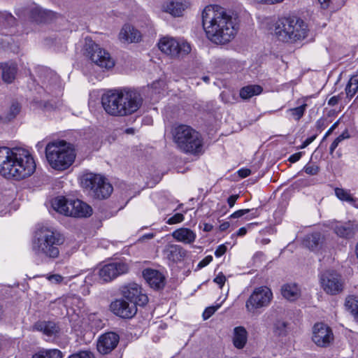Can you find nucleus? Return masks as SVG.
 Returning <instances> with one entry per match:
<instances>
[{
	"mask_svg": "<svg viewBox=\"0 0 358 358\" xmlns=\"http://www.w3.org/2000/svg\"><path fill=\"white\" fill-rule=\"evenodd\" d=\"M202 24L207 38L218 45L230 42L238 30L237 15L218 5H209L203 9Z\"/></svg>",
	"mask_w": 358,
	"mask_h": 358,
	"instance_id": "obj_1",
	"label": "nucleus"
},
{
	"mask_svg": "<svg viewBox=\"0 0 358 358\" xmlns=\"http://www.w3.org/2000/svg\"><path fill=\"white\" fill-rule=\"evenodd\" d=\"M35 170V161L27 150L0 147V174L4 178L21 180L31 176Z\"/></svg>",
	"mask_w": 358,
	"mask_h": 358,
	"instance_id": "obj_2",
	"label": "nucleus"
},
{
	"mask_svg": "<svg viewBox=\"0 0 358 358\" xmlns=\"http://www.w3.org/2000/svg\"><path fill=\"white\" fill-rule=\"evenodd\" d=\"M143 98L134 89L110 90L101 96L106 113L111 116L124 117L136 112L143 103Z\"/></svg>",
	"mask_w": 358,
	"mask_h": 358,
	"instance_id": "obj_3",
	"label": "nucleus"
},
{
	"mask_svg": "<svg viewBox=\"0 0 358 358\" xmlns=\"http://www.w3.org/2000/svg\"><path fill=\"white\" fill-rule=\"evenodd\" d=\"M64 236L57 231L42 227L35 232L31 249L34 256L43 262L52 261L59 255Z\"/></svg>",
	"mask_w": 358,
	"mask_h": 358,
	"instance_id": "obj_4",
	"label": "nucleus"
},
{
	"mask_svg": "<svg viewBox=\"0 0 358 358\" xmlns=\"http://www.w3.org/2000/svg\"><path fill=\"white\" fill-rule=\"evenodd\" d=\"M45 156L52 169L64 171L73 164L76 153L72 144L58 141L50 142L46 145Z\"/></svg>",
	"mask_w": 358,
	"mask_h": 358,
	"instance_id": "obj_5",
	"label": "nucleus"
},
{
	"mask_svg": "<svg viewBox=\"0 0 358 358\" xmlns=\"http://www.w3.org/2000/svg\"><path fill=\"white\" fill-rule=\"evenodd\" d=\"M308 26L296 17H282L275 27V34L279 41L294 43L307 36Z\"/></svg>",
	"mask_w": 358,
	"mask_h": 358,
	"instance_id": "obj_6",
	"label": "nucleus"
},
{
	"mask_svg": "<svg viewBox=\"0 0 358 358\" xmlns=\"http://www.w3.org/2000/svg\"><path fill=\"white\" fill-rule=\"evenodd\" d=\"M173 141L185 153L197 154L201 151L203 142L198 131L189 126L181 124L175 128Z\"/></svg>",
	"mask_w": 358,
	"mask_h": 358,
	"instance_id": "obj_7",
	"label": "nucleus"
},
{
	"mask_svg": "<svg viewBox=\"0 0 358 358\" xmlns=\"http://www.w3.org/2000/svg\"><path fill=\"white\" fill-rule=\"evenodd\" d=\"M52 207L61 214L74 217H87L92 214V207L79 199L68 200L59 196L53 201Z\"/></svg>",
	"mask_w": 358,
	"mask_h": 358,
	"instance_id": "obj_8",
	"label": "nucleus"
},
{
	"mask_svg": "<svg viewBox=\"0 0 358 358\" xmlns=\"http://www.w3.org/2000/svg\"><path fill=\"white\" fill-rule=\"evenodd\" d=\"M82 185L86 188L93 191L94 196L98 199H106L113 192L112 185L106 181L100 175L88 173L83 176Z\"/></svg>",
	"mask_w": 358,
	"mask_h": 358,
	"instance_id": "obj_9",
	"label": "nucleus"
},
{
	"mask_svg": "<svg viewBox=\"0 0 358 358\" xmlns=\"http://www.w3.org/2000/svg\"><path fill=\"white\" fill-rule=\"evenodd\" d=\"M320 284L323 291L331 296L340 294L345 287L342 276L335 271L328 270L320 273Z\"/></svg>",
	"mask_w": 358,
	"mask_h": 358,
	"instance_id": "obj_10",
	"label": "nucleus"
},
{
	"mask_svg": "<svg viewBox=\"0 0 358 358\" xmlns=\"http://www.w3.org/2000/svg\"><path fill=\"white\" fill-rule=\"evenodd\" d=\"M273 297L271 289L262 286L255 288L245 302V308L248 312L255 313L259 308L268 306Z\"/></svg>",
	"mask_w": 358,
	"mask_h": 358,
	"instance_id": "obj_11",
	"label": "nucleus"
},
{
	"mask_svg": "<svg viewBox=\"0 0 358 358\" xmlns=\"http://www.w3.org/2000/svg\"><path fill=\"white\" fill-rule=\"evenodd\" d=\"M158 46L162 52L173 57H184L191 52L189 43L185 41L179 42L173 38H163Z\"/></svg>",
	"mask_w": 358,
	"mask_h": 358,
	"instance_id": "obj_12",
	"label": "nucleus"
},
{
	"mask_svg": "<svg viewBox=\"0 0 358 358\" xmlns=\"http://www.w3.org/2000/svg\"><path fill=\"white\" fill-rule=\"evenodd\" d=\"M86 52L91 61L101 68L110 69L115 65L110 54L92 41L87 44Z\"/></svg>",
	"mask_w": 358,
	"mask_h": 358,
	"instance_id": "obj_13",
	"label": "nucleus"
},
{
	"mask_svg": "<svg viewBox=\"0 0 358 358\" xmlns=\"http://www.w3.org/2000/svg\"><path fill=\"white\" fill-rule=\"evenodd\" d=\"M129 266L122 262H112L103 266L98 272L99 280L102 282H108L117 276L127 273Z\"/></svg>",
	"mask_w": 358,
	"mask_h": 358,
	"instance_id": "obj_14",
	"label": "nucleus"
},
{
	"mask_svg": "<svg viewBox=\"0 0 358 358\" xmlns=\"http://www.w3.org/2000/svg\"><path fill=\"white\" fill-rule=\"evenodd\" d=\"M124 299L134 303L136 306H144L148 301L147 295L142 294L141 287L136 283H129L123 286L121 289Z\"/></svg>",
	"mask_w": 358,
	"mask_h": 358,
	"instance_id": "obj_15",
	"label": "nucleus"
},
{
	"mask_svg": "<svg viewBox=\"0 0 358 358\" xmlns=\"http://www.w3.org/2000/svg\"><path fill=\"white\" fill-rule=\"evenodd\" d=\"M334 340L331 329L323 323H317L313 327V342L320 347H327Z\"/></svg>",
	"mask_w": 358,
	"mask_h": 358,
	"instance_id": "obj_16",
	"label": "nucleus"
},
{
	"mask_svg": "<svg viewBox=\"0 0 358 358\" xmlns=\"http://www.w3.org/2000/svg\"><path fill=\"white\" fill-rule=\"evenodd\" d=\"M113 313L122 318H131L137 312V308L134 303L122 299H117L110 304Z\"/></svg>",
	"mask_w": 358,
	"mask_h": 358,
	"instance_id": "obj_17",
	"label": "nucleus"
},
{
	"mask_svg": "<svg viewBox=\"0 0 358 358\" xmlns=\"http://www.w3.org/2000/svg\"><path fill=\"white\" fill-rule=\"evenodd\" d=\"M120 336L115 332H107L102 334L97 342V350L102 355L111 352L117 345Z\"/></svg>",
	"mask_w": 358,
	"mask_h": 358,
	"instance_id": "obj_18",
	"label": "nucleus"
},
{
	"mask_svg": "<svg viewBox=\"0 0 358 358\" xmlns=\"http://www.w3.org/2000/svg\"><path fill=\"white\" fill-rule=\"evenodd\" d=\"M143 275L150 287L155 289L164 288L165 285V277L159 271L146 268L143 271Z\"/></svg>",
	"mask_w": 358,
	"mask_h": 358,
	"instance_id": "obj_19",
	"label": "nucleus"
},
{
	"mask_svg": "<svg viewBox=\"0 0 358 358\" xmlns=\"http://www.w3.org/2000/svg\"><path fill=\"white\" fill-rule=\"evenodd\" d=\"M334 232L340 238L350 239L355 237L357 232V226L351 222H336L332 224Z\"/></svg>",
	"mask_w": 358,
	"mask_h": 358,
	"instance_id": "obj_20",
	"label": "nucleus"
},
{
	"mask_svg": "<svg viewBox=\"0 0 358 358\" xmlns=\"http://www.w3.org/2000/svg\"><path fill=\"white\" fill-rule=\"evenodd\" d=\"M164 254L169 261L176 263L182 261L187 255V251L179 245L169 244L166 245Z\"/></svg>",
	"mask_w": 358,
	"mask_h": 358,
	"instance_id": "obj_21",
	"label": "nucleus"
},
{
	"mask_svg": "<svg viewBox=\"0 0 358 358\" xmlns=\"http://www.w3.org/2000/svg\"><path fill=\"white\" fill-rule=\"evenodd\" d=\"M42 87L48 93L60 91L59 77L52 71H47L42 78Z\"/></svg>",
	"mask_w": 358,
	"mask_h": 358,
	"instance_id": "obj_22",
	"label": "nucleus"
},
{
	"mask_svg": "<svg viewBox=\"0 0 358 358\" xmlns=\"http://www.w3.org/2000/svg\"><path fill=\"white\" fill-rule=\"evenodd\" d=\"M171 235L175 240L185 244L193 243L196 238V234L192 229L185 227L175 230Z\"/></svg>",
	"mask_w": 358,
	"mask_h": 358,
	"instance_id": "obj_23",
	"label": "nucleus"
},
{
	"mask_svg": "<svg viewBox=\"0 0 358 358\" xmlns=\"http://www.w3.org/2000/svg\"><path fill=\"white\" fill-rule=\"evenodd\" d=\"M324 242V236L320 232L308 234L303 239V245L310 250L316 251L322 248Z\"/></svg>",
	"mask_w": 358,
	"mask_h": 358,
	"instance_id": "obj_24",
	"label": "nucleus"
},
{
	"mask_svg": "<svg viewBox=\"0 0 358 358\" xmlns=\"http://www.w3.org/2000/svg\"><path fill=\"white\" fill-rule=\"evenodd\" d=\"M0 70L1 71V77L4 83L10 84L14 81L17 71V66L15 63H0Z\"/></svg>",
	"mask_w": 358,
	"mask_h": 358,
	"instance_id": "obj_25",
	"label": "nucleus"
},
{
	"mask_svg": "<svg viewBox=\"0 0 358 358\" xmlns=\"http://www.w3.org/2000/svg\"><path fill=\"white\" fill-rule=\"evenodd\" d=\"M141 37L140 32L129 24H125L120 33V38L128 43L138 42Z\"/></svg>",
	"mask_w": 358,
	"mask_h": 358,
	"instance_id": "obj_26",
	"label": "nucleus"
},
{
	"mask_svg": "<svg viewBox=\"0 0 358 358\" xmlns=\"http://www.w3.org/2000/svg\"><path fill=\"white\" fill-rule=\"evenodd\" d=\"M248 340V332L245 327H237L234 329L233 343L238 349H243Z\"/></svg>",
	"mask_w": 358,
	"mask_h": 358,
	"instance_id": "obj_27",
	"label": "nucleus"
},
{
	"mask_svg": "<svg viewBox=\"0 0 358 358\" xmlns=\"http://www.w3.org/2000/svg\"><path fill=\"white\" fill-rule=\"evenodd\" d=\"M54 16L50 10H43L38 7H34L30 10L31 18L37 22H47Z\"/></svg>",
	"mask_w": 358,
	"mask_h": 358,
	"instance_id": "obj_28",
	"label": "nucleus"
},
{
	"mask_svg": "<svg viewBox=\"0 0 358 358\" xmlns=\"http://www.w3.org/2000/svg\"><path fill=\"white\" fill-rule=\"evenodd\" d=\"M281 293L286 299L293 301L301 296L299 287L296 284H285L281 288Z\"/></svg>",
	"mask_w": 358,
	"mask_h": 358,
	"instance_id": "obj_29",
	"label": "nucleus"
},
{
	"mask_svg": "<svg viewBox=\"0 0 358 358\" xmlns=\"http://www.w3.org/2000/svg\"><path fill=\"white\" fill-rule=\"evenodd\" d=\"M34 329L43 331L45 335L52 336L56 335L59 331V327L53 322H38L34 324Z\"/></svg>",
	"mask_w": 358,
	"mask_h": 358,
	"instance_id": "obj_30",
	"label": "nucleus"
},
{
	"mask_svg": "<svg viewBox=\"0 0 358 358\" xmlns=\"http://www.w3.org/2000/svg\"><path fill=\"white\" fill-rule=\"evenodd\" d=\"M21 110V106L17 101L12 102L7 111L0 115V120L3 122H9L16 117Z\"/></svg>",
	"mask_w": 358,
	"mask_h": 358,
	"instance_id": "obj_31",
	"label": "nucleus"
},
{
	"mask_svg": "<svg viewBox=\"0 0 358 358\" xmlns=\"http://www.w3.org/2000/svg\"><path fill=\"white\" fill-rule=\"evenodd\" d=\"M262 92V87L258 85H251L243 87L240 90V96L243 99H249L253 96L258 95Z\"/></svg>",
	"mask_w": 358,
	"mask_h": 358,
	"instance_id": "obj_32",
	"label": "nucleus"
},
{
	"mask_svg": "<svg viewBox=\"0 0 358 358\" xmlns=\"http://www.w3.org/2000/svg\"><path fill=\"white\" fill-rule=\"evenodd\" d=\"M345 306L358 322V297L353 295L348 296L345 299Z\"/></svg>",
	"mask_w": 358,
	"mask_h": 358,
	"instance_id": "obj_33",
	"label": "nucleus"
},
{
	"mask_svg": "<svg viewBox=\"0 0 358 358\" xmlns=\"http://www.w3.org/2000/svg\"><path fill=\"white\" fill-rule=\"evenodd\" d=\"M164 10L166 13H170L173 16L179 17L182 15L185 10L184 6L180 2L171 1L164 6Z\"/></svg>",
	"mask_w": 358,
	"mask_h": 358,
	"instance_id": "obj_34",
	"label": "nucleus"
},
{
	"mask_svg": "<svg viewBox=\"0 0 358 358\" xmlns=\"http://www.w3.org/2000/svg\"><path fill=\"white\" fill-rule=\"evenodd\" d=\"M62 353L57 349L41 350L34 354L32 358H62Z\"/></svg>",
	"mask_w": 358,
	"mask_h": 358,
	"instance_id": "obj_35",
	"label": "nucleus"
},
{
	"mask_svg": "<svg viewBox=\"0 0 358 358\" xmlns=\"http://www.w3.org/2000/svg\"><path fill=\"white\" fill-rule=\"evenodd\" d=\"M358 91V75L352 76L345 87L346 95L349 98H352Z\"/></svg>",
	"mask_w": 358,
	"mask_h": 358,
	"instance_id": "obj_36",
	"label": "nucleus"
},
{
	"mask_svg": "<svg viewBox=\"0 0 358 358\" xmlns=\"http://www.w3.org/2000/svg\"><path fill=\"white\" fill-rule=\"evenodd\" d=\"M335 194L341 201L353 203L356 199L350 194V192L343 188L336 187L334 189Z\"/></svg>",
	"mask_w": 358,
	"mask_h": 358,
	"instance_id": "obj_37",
	"label": "nucleus"
},
{
	"mask_svg": "<svg viewBox=\"0 0 358 358\" xmlns=\"http://www.w3.org/2000/svg\"><path fill=\"white\" fill-rule=\"evenodd\" d=\"M287 322L278 320L274 323L273 332L278 336H285L287 334Z\"/></svg>",
	"mask_w": 358,
	"mask_h": 358,
	"instance_id": "obj_38",
	"label": "nucleus"
},
{
	"mask_svg": "<svg viewBox=\"0 0 358 358\" xmlns=\"http://www.w3.org/2000/svg\"><path fill=\"white\" fill-rule=\"evenodd\" d=\"M306 107L307 104L303 103L298 107L288 109L287 112L289 113L296 120H299L303 117Z\"/></svg>",
	"mask_w": 358,
	"mask_h": 358,
	"instance_id": "obj_39",
	"label": "nucleus"
},
{
	"mask_svg": "<svg viewBox=\"0 0 358 358\" xmlns=\"http://www.w3.org/2000/svg\"><path fill=\"white\" fill-rule=\"evenodd\" d=\"M303 170L308 175L315 176L319 173L320 169L317 165L315 164L308 163L303 167Z\"/></svg>",
	"mask_w": 358,
	"mask_h": 358,
	"instance_id": "obj_40",
	"label": "nucleus"
},
{
	"mask_svg": "<svg viewBox=\"0 0 358 358\" xmlns=\"http://www.w3.org/2000/svg\"><path fill=\"white\" fill-rule=\"evenodd\" d=\"M220 307V304H217L216 306H209L206 308L204 312L203 313V319L204 320H206L208 318H210Z\"/></svg>",
	"mask_w": 358,
	"mask_h": 358,
	"instance_id": "obj_41",
	"label": "nucleus"
},
{
	"mask_svg": "<svg viewBox=\"0 0 358 358\" xmlns=\"http://www.w3.org/2000/svg\"><path fill=\"white\" fill-rule=\"evenodd\" d=\"M185 217L182 213H176L173 216L171 217L166 222L169 224H175L177 223L182 222Z\"/></svg>",
	"mask_w": 358,
	"mask_h": 358,
	"instance_id": "obj_42",
	"label": "nucleus"
},
{
	"mask_svg": "<svg viewBox=\"0 0 358 358\" xmlns=\"http://www.w3.org/2000/svg\"><path fill=\"white\" fill-rule=\"evenodd\" d=\"M69 358H94L93 353L89 351H80L78 353L73 354Z\"/></svg>",
	"mask_w": 358,
	"mask_h": 358,
	"instance_id": "obj_43",
	"label": "nucleus"
},
{
	"mask_svg": "<svg viewBox=\"0 0 358 358\" xmlns=\"http://www.w3.org/2000/svg\"><path fill=\"white\" fill-rule=\"evenodd\" d=\"M47 279L52 283L60 284L63 281L64 278L59 274H52L49 275Z\"/></svg>",
	"mask_w": 358,
	"mask_h": 358,
	"instance_id": "obj_44",
	"label": "nucleus"
},
{
	"mask_svg": "<svg viewBox=\"0 0 358 358\" xmlns=\"http://www.w3.org/2000/svg\"><path fill=\"white\" fill-rule=\"evenodd\" d=\"M15 17L8 13H3V17L1 18V23L6 22L8 25H13L15 22Z\"/></svg>",
	"mask_w": 358,
	"mask_h": 358,
	"instance_id": "obj_45",
	"label": "nucleus"
},
{
	"mask_svg": "<svg viewBox=\"0 0 358 358\" xmlns=\"http://www.w3.org/2000/svg\"><path fill=\"white\" fill-rule=\"evenodd\" d=\"M213 281L220 285V288H222L226 281V277L222 273H220L214 278Z\"/></svg>",
	"mask_w": 358,
	"mask_h": 358,
	"instance_id": "obj_46",
	"label": "nucleus"
},
{
	"mask_svg": "<svg viewBox=\"0 0 358 358\" xmlns=\"http://www.w3.org/2000/svg\"><path fill=\"white\" fill-rule=\"evenodd\" d=\"M249 212H250V209L238 210L234 212V213H232L230 215V217L231 218H238V217L243 216L245 214L249 213Z\"/></svg>",
	"mask_w": 358,
	"mask_h": 358,
	"instance_id": "obj_47",
	"label": "nucleus"
},
{
	"mask_svg": "<svg viewBox=\"0 0 358 358\" xmlns=\"http://www.w3.org/2000/svg\"><path fill=\"white\" fill-rule=\"evenodd\" d=\"M226 251H227V246L224 244L220 245L217 247V248L215 251V255L217 257H220L226 252Z\"/></svg>",
	"mask_w": 358,
	"mask_h": 358,
	"instance_id": "obj_48",
	"label": "nucleus"
},
{
	"mask_svg": "<svg viewBox=\"0 0 358 358\" xmlns=\"http://www.w3.org/2000/svg\"><path fill=\"white\" fill-rule=\"evenodd\" d=\"M213 260V257L211 255L206 256L203 259H202L198 264L199 268H203L210 264Z\"/></svg>",
	"mask_w": 358,
	"mask_h": 358,
	"instance_id": "obj_49",
	"label": "nucleus"
},
{
	"mask_svg": "<svg viewBox=\"0 0 358 358\" xmlns=\"http://www.w3.org/2000/svg\"><path fill=\"white\" fill-rule=\"evenodd\" d=\"M302 155H303L302 152L294 153L289 157L288 161L291 163H295L301 159V157H302Z\"/></svg>",
	"mask_w": 358,
	"mask_h": 358,
	"instance_id": "obj_50",
	"label": "nucleus"
},
{
	"mask_svg": "<svg viewBox=\"0 0 358 358\" xmlns=\"http://www.w3.org/2000/svg\"><path fill=\"white\" fill-rule=\"evenodd\" d=\"M317 137V134H315L308 138H306L303 143L300 145V149H303L310 145Z\"/></svg>",
	"mask_w": 358,
	"mask_h": 358,
	"instance_id": "obj_51",
	"label": "nucleus"
},
{
	"mask_svg": "<svg viewBox=\"0 0 358 358\" xmlns=\"http://www.w3.org/2000/svg\"><path fill=\"white\" fill-rule=\"evenodd\" d=\"M325 126L326 120L324 118H320L316 122L315 127L320 131H322Z\"/></svg>",
	"mask_w": 358,
	"mask_h": 358,
	"instance_id": "obj_52",
	"label": "nucleus"
},
{
	"mask_svg": "<svg viewBox=\"0 0 358 358\" xmlns=\"http://www.w3.org/2000/svg\"><path fill=\"white\" fill-rule=\"evenodd\" d=\"M257 3L265 4H275L282 2L284 0H255Z\"/></svg>",
	"mask_w": 358,
	"mask_h": 358,
	"instance_id": "obj_53",
	"label": "nucleus"
},
{
	"mask_svg": "<svg viewBox=\"0 0 358 358\" xmlns=\"http://www.w3.org/2000/svg\"><path fill=\"white\" fill-rule=\"evenodd\" d=\"M250 174H251V171H250V169H241L238 171V175L241 178H246L248 176H250Z\"/></svg>",
	"mask_w": 358,
	"mask_h": 358,
	"instance_id": "obj_54",
	"label": "nucleus"
},
{
	"mask_svg": "<svg viewBox=\"0 0 358 358\" xmlns=\"http://www.w3.org/2000/svg\"><path fill=\"white\" fill-rule=\"evenodd\" d=\"M338 121L336 122L326 132L324 136L322 138V141H324L332 132L333 131L338 127Z\"/></svg>",
	"mask_w": 358,
	"mask_h": 358,
	"instance_id": "obj_55",
	"label": "nucleus"
},
{
	"mask_svg": "<svg viewBox=\"0 0 358 358\" xmlns=\"http://www.w3.org/2000/svg\"><path fill=\"white\" fill-rule=\"evenodd\" d=\"M340 99H341V97L339 95L334 96L331 98H330V99L328 101V104L331 106H334L338 103Z\"/></svg>",
	"mask_w": 358,
	"mask_h": 358,
	"instance_id": "obj_56",
	"label": "nucleus"
},
{
	"mask_svg": "<svg viewBox=\"0 0 358 358\" xmlns=\"http://www.w3.org/2000/svg\"><path fill=\"white\" fill-rule=\"evenodd\" d=\"M238 198V195H231L228 198L227 203L230 208H232L234 206Z\"/></svg>",
	"mask_w": 358,
	"mask_h": 358,
	"instance_id": "obj_57",
	"label": "nucleus"
},
{
	"mask_svg": "<svg viewBox=\"0 0 358 358\" xmlns=\"http://www.w3.org/2000/svg\"><path fill=\"white\" fill-rule=\"evenodd\" d=\"M249 213H250V214L248 215V217H246V219H248V220L254 218V217H257L260 214L258 208L250 210Z\"/></svg>",
	"mask_w": 358,
	"mask_h": 358,
	"instance_id": "obj_58",
	"label": "nucleus"
},
{
	"mask_svg": "<svg viewBox=\"0 0 358 358\" xmlns=\"http://www.w3.org/2000/svg\"><path fill=\"white\" fill-rule=\"evenodd\" d=\"M349 138V135L348 131H345L343 134H341L340 136H338L335 141H337L338 143H340L342 141H343L345 138Z\"/></svg>",
	"mask_w": 358,
	"mask_h": 358,
	"instance_id": "obj_59",
	"label": "nucleus"
},
{
	"mask_svg": "<svg viewBox=\"0 0 358 358\" xmlns=\"http://www.w3.org/2000/svg\"><path fill=\"white\" fill-rule=\"evenodd\" d=\"M323 8H327L329 6L331 0H318Z\"/></svg>",
	"mask_w": 358,
	"mask_h": 358,
	"instance_id": "obj_60",
	"label": "nucleus"
},
{
	"mask_svg": "<svg viewBox=\"0 0 358 358\" xmlns=\"http://www.w3.org/2000/svg\"><path fill=\"white\" fill-rule=\"evenodd\" d=\"M338 144L339 143L337 141H336L335 140L333 141V143H331V145L329 148V151H330L331 154H332L334 152L335 149L338 147Z\"/></svg>",
	"mask_w": 358,
	"mask_h": 358,
	"instance_id": "obj_61",
	"label": "nucleus"
},
{
	"mask_svg": "<svg viewBox=\"0 0 358 358\" xmlns=\"http://www.w3.org/2000/svg\"><path fill=\"white\" fill-rule=\"evenodd\" d=\"M229 226H230V224L229 222H224L220 225V229L221 231H225L229 227Z\"/></svg>",
	"mask_w": 358,
	"mask_h": 358,
	"instance_id": "obj_62",
	"label": "nucleus"
},
{
	"mask_svg": "<svg viewBox=\"0 0 358 358\" xmlns=\"http://www.w3.org/2000/svg\"><path fill=\"white\" fill-rule=\"evenodd\" d=\"M247 233V229L245 227H241L237 231L238 236H244Z\"/></svg>",
	"mask_w": 358,
	"mask_h": 358,
	"instance_id": "obj_63",
	"label": "nucleus"
},
{
	"mask_svg": "<svg viewBox=\"0 0 358 358\" xmlns=\"http://www.w3.org/2000/svg\"><path fill=\"white\" fill-rule=\"evenodd\" d=\"M213 229V226L210 224H205L203 230L205 231H210Z\"/></svg>",
	"mask_w": 358,
	"mask_h": 358,
	"instance_id": "obj_64",
	"label": "nucleus"
}]
</instances>
